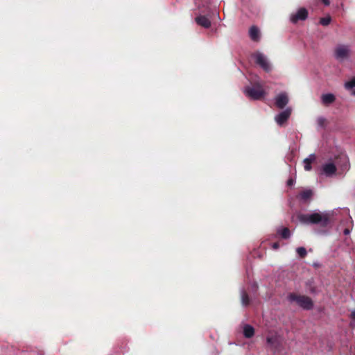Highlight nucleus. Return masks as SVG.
<instances>
[{
  "label": "nucleus",
  "mask_w": 355,
  "mask_h": 355,
  "mask_svg": "<svg viewBox=\"0 0 355 355\" xmlns=\"http://www.w3.org/2000/svg\"><path fill=\"white\" fill-rule=\"evenodd\" d=\"M350 317L352 319L355 320V310L352 311V313L350 314Z\"/></svg>",
  "instance_id": "obj_29"
},
{
  "label": "nucleus",
  "mask_w": 355,
  "mask_h": 355,
  "mask_svg": "<svg viewBox=\"0 0 355 355\" xmlns=\"http://www.w3.org/2000/svg\"><path fill=\"white\" fill-rule=\"evenodd\" d=\"M252 286V288L254 289V290H256L257 288V287H258V286H257V284L256 283H253Z\"/></svg>",
  "instance_id": "obj_30"
},
{
  "label": "nucleus",
  "mask_w": 355,
  "mask_h": 355,
  "mask_svg": "<svg viewBox=\"0 0 355 355\" xmlns=\"http://www.w3.org/2000/svg\"><path fill=\"white\" fill-rule=\"evenodd\" d=\"M343 168L344 170L345 171H348L349 168V164L348 163V162H346L344 165H343Z\"/></svg>",
  "instance_id": "obj_25"
},
{
  "label": "nucleus",
  "mask_w": 355,
  "mask_h": 355,
  "mask_svg": "<svg viewBox=\"0 0 355 355\" xmlns=\"http://www.w3.org/2000/svg\"><path fill=\"white\" fill-rule=\"evenodd\" d=\"M345 211L346 213H348V209H346Z\"/></svg>",
  "instance_id": "obj_32"
},
{
  "label": "nucleus",
  "mask_w": 355,
  "mask_h": 355,
  "mask_svg": "<svg viewBox=\"0 0 355 355\" xmlns=\"http://www.w3.org/2000/svg\"><path fill=\"white\" fill-rule=\"evenodd\" d=\"M330 22H331V17H329L321 18L320 21V23L322 26H327L330 24Z\"/></svg>",
  "instance_id": "obj_20"
},
{
  "label": "nucleus",
  "mask_w": 355,
  "mask_h": 355,
  "mask_svg": "<svg viewBox=\"0 0 355 355\" xmlns=\"http://www.w3.org/2000/svg\"><path fill=\"white\" fill-rule=\"evenodd\" d=\"M279 244L278 243H274L272 245V248L274 249V250H277L279 248Z\"/></svg>",
  "instance_id": "obj_28"
},
{
  "label": "nucleus",
  "mask_w": 355,
  "mask_h": 355,
  "mask_svg": "<svg viewBox=\"0 0 355 355\" xmlns=\"http://www.w3.org/2000/svg\"><path fill=\"white\" fill-rule=\"evenodd\" d=\"M325 123V119L320 116L317 119V124L319 127H324Z\"/></svg>",
  "instance_id": "obj_21"
},
{
  "label": "nucleus",
  "mask_w": 355,
  "mask_h": 355,
  "mask_svg": "<svg viewBox=\"0 0 355 355\" xmlns=\"http://www.w3.org/2000/svg\"><path fill=\"white\" fill-rule=\"evenodd\" d=\"M195 21L196 24L205 28H209L211 26L210 19L205 15H198L196 17Z\"/></svg>",
  "instance_id": "obj_10"
},
{
  "label": "nucleus",
  "mask_w": 355,
  "mask_h": 355,
  "mask_svg": "<svg viewBox=\"0 0 355 355\" xmlns=\"http://www.w3.org/2000/svg\"><path fill=\"white\" fill-rule=\"evenodd\" d=\"M243 334L245 338H250L254 335V327L248 324H245L243 326Z\"/></svg>",
  "instance_id": "obj_12"
},
{
  "label": "nucleus",
  "mask_w": 355,
  "mask_h": 355,
  "mask_svg": "<svg viewBox=\"0 0 355 355\" xmlns=\"http://www.w3.org/2000/svg\"><path fill=\"white\" fill-rule=\"evenodd\" d=\"M295 180L293 178H290L287 181V185L291 187L294 184Z\"/></svg>",
  "instance_id": "obj_24"
},
{
  "label": "nucleus",
  "mask_w": 355,
  "mask_h": 355,
  "mask_svg": "<svg viewBox=\"0 0 355 355\" xmlns=\"http://www.w3.org/2000/svg\"><path fill=\"white\" fill-rule=\"evenodd\" d=\"M336 100V97L333 94H325L322 96V102L324 105H329L334 103Z\"/></svg>",
  "instance_id": "obj_14"
},
{
  "label": "nucleus",
  "mask_w": 355,
  "mask_h": 355,
  "mask_svg": "<svg viewBox=\"0 0 355 355\" xmlns=\"http://www.w3.org/2000/svg\"><path fill=\"white\" fill-rule=\"evenodd\" d=\"M277 233L284 239H288L291 236L290 230L287 227H280L277 230Z\"/></svg>",
  "instance_id": "obj_17"
},
{
  "label": "nucleus",
  "mask_w": 355,
  "mask_h": 355,
  "mask_svg": "<svg viewBox=\"0 0 355 355\" xmlns=\"http://www.w3.org/2000/svg\"><path fill=\"white\" fill-rule=\"evenodd\" d=\"M312 195L313 191L311 189H306L299 194L298 198L300 201L305 202L311 198Z\"/></svg>",
  "instance_id": "obj_13"
},
{
  "label": "nucleus",
  "mask_w": 355,
  "mask_h": 355,
  "mask_svg": "<svg viewBox=\"0 0 355 355\" xmlns=\"http://www.w3.org/2000/svg\"><path fill=\"white\" fill-rule=\"evenodd\" d=\"M267 344L273 349H277L279 345V338L277 335L267 337Z\"/></svg>",
  "instance_id": "obj_11"
},
{
  "label": "nucleus",
  "mask_w": 355,
  "mask_h": 355,
  "mask_svg": "<svg viewBox=\"0 0 355 355\" xmlns=\"http://www.w3.org/2000/svg\"><path fill=\"white\" fill-rule=\"evenodd\" d=\"M323 4L326 6H328L330 5V0H321Z\"/></svg>",
  "instance_id": "obj_26"
},
{
  "label": "nucleus",
  "mask_w": 355,
  "mask_h": 355,
  "mask_svg": "<svg viewBox=\"0 0 355 355\" xmlns=\"http://www.w3.org/2000/svg\"><path fill=\"white\" fill-rule=\"evenodd\" d=\"M300 223L303 224H318L326 227L329 222V214L313 212L311 214H302L297 216Z\"/></svg>",
  "instance_id": "obj_1"
},
{
  "label": "nucleus",
  "mask_w": 355,
  "mask_h": 355,
  "mask_svg": "<svg viewBox=\"0 0 355 355\" xmlns=\"http://www.w3.org/2000/svg\"><path fill=\"white\" fill-rule=\"evenodd\" d=\"M336 166L334 162L329 161L321 166L320 174L326 177H331L336 172Z\"/></svg>",
  "instance_id": "obj_7"
},
{
  "label": "nucleus",
  "mask_w": 355,
  "mask_h": 355,
  "mask_svg": "<svg viewBox=\"0 0 355 355\" xmlns=\"http://www.w3.org/2000/svg\"><path fill=\"white\" fill-rule=\"evenodd\" d=\"M245 95L252 100H259L266 95L262 85L258 83L255 86H248L243 89Z\"/></svg>",
  "instance_id": "obj_3"
},
{
  "label": "nucleus",
  "mask_w": 355,
  "mask_h": 355,
  "mask_svg": "<svg viewBox=\"0 0 355 355\" xmlns=\"http://www.w3.org/2000/svg\"><path fill=\"white\" fill-rule=\"evenodd\" d=\"M308 17V10L304 8H299L296 12L290 15V21L293 24H297L299 21H304Z\"/></svg>",
  "instance_id": "obj_6"
},
{
  "label": "nucleus",
  "mask_w": 355,
  "mask_h": 355,
  "mask_svg": "<svg viewBox=\"0 0 355 355\" xmlns=\"http://www.w3.org/2000/svg\"><path fill=\"white\" fill-rule=\"evenodd\" d=\"M292 109L287 107L275 116V122L280 126L283 125L289 119L291 114Z\"/></svg>",
  "instance_id": "obj_8"
},
{
  "label": "nucleus",
  "mask_w": 355,
  "mask_h": 355,
  "mask_svg": "<svg viewBox=\"0 0 355 355\" xmlns=\"http://www.w3.org/2000/svg\"><path fill=\"white\" fill-rule=\"evenodd\" d=\"M311 162L308 159H304V168L306 171H310L311 169Z\"/></svg>",
  "instance_id": "obj_22"
},
{
  "label": "nucleus",
  "mask_w": 355,
  "mask_h": 355,
  "mask_svg": "<svg viewBox=\"0 0 355 355\" xmlns=\"http://www.w3.org/2000/svg\"><path fill=\"white\" fill-rule=\"evenodd\" d=\"M287 299L291 303L295 302L299 306L306 310H310L313 306L311 299L305 295L290 293L288 295Z\"/></svg>",
  "instance_id": "obj_2"
},
{
  "label": "nucleus",
  "mask_w": 355,
  "mask_h": 355,
  "mask_svg": "<svg viewBox=\"0 0 355 355\" xmlns=\"http://www.w3.org/2000/svg\"><path fill=\"white\" fill-rule=\"evenodd\" d=\"M254 62L266 72H270L272 69V65L268 57L260 51L254 53L252 55Z\"/></svg>",
  "instance_id": "obj_5"
},
{
  "label": "nucleus",
  "mask_w": 355,
  "mask_h": 355,
  "mask_svg": "<svg viewBox=\"0 0 355 355\" xmlns=\"http://www.w3.org/2000/svg\"><path fill=\"white\" fill-rule=\"evenodd\" d=\"M344 87L347 91H352L355 89V76L351 77L344 83Z\"/></svg>",
  "instance_id": "obj_16"
},
{
  "label": "nucleus",
  "mask_w": 355,
  "mask_h": 355,
  "mask_svg": "<svg viewBox=\"0 0 355 355\" xmlns=\"http://www.w3.org/2000/svg\"><path fill=\"white\" fill-rule=\"evenodd\" d=\"M315 156L314 154H311L309 155V157L307 158H306L305 159H308L309 161V162H312L315 160Z\"/></svg>",
  "instance_id": "obj_23"
},
{
  "label": "nucleus",
  "mask_w": 355,
  "mask_h": 355,
  "mask_svg": "<svg viewBox=\"0 0 355 355\" xmlns=\"http://www.w3.org/2000/svg\"><path fill=\"white\" fill-rule=\"evenodd\" d=\"M289 101L288 96L286 92H281L275 98V103L279 108H284Z\"/></svg>",
  "instance_id": "obj_9"
},
{
  "label": "nucleus",
  "mask_w": 355,
  "mask_h": 355,
  "mask_svg": "<svg viewBox=\"0 0 355 355\" xmlns=\"http://www.w3.org/2000/svg\"><path fill=\"white\" fill-rule=\"evenodd\" d=\"M351 95L355 96V88L351 91Z\"/></svg>",
  "instance_id": "obj_31"
},
{
  "label": "nucleus",
  "mask_w": 355,
  "mask_h": 355,
  "mask_svg": "<svg viewBox=\"0 0 355 355\" xmlns=\"http://www.w3.org/2000/svg\"><path fill=\"white\" fill-rule=\"evenodd\" d=\"M351 230L349 228H345L343 231L344 234L348 235L350 233Z\"/></svg>",
  "instance_id": "obj_27"
},
{
  "label": "nucleus",
  "mask_w": 355,
  "mask_h": 355,
  "mask_svg": "<svg viewBox=\"0 0 355 355\" xmlns=\"http://www.w3.org/2000/svg\"><path fill=\"white\" fill-rule=\"evenodd\" d=\"M241 299L243 306H246L250 304L249 297L243 288L241 290Z\"/></svg>",
  "instance_id": "obj_18"
},
{
  "label": "nucleus",
  "mask_w": 355,
  "mask_h": 355,
  "mask_svg": "<svg viewBox=\"0 0 355 355\" xmlns=\"http://www.w3.org/2000/svg\"><path fill=\"white\" fill-rule=\"evenodd\" d=\"M249 34H250V38L253 41H257L259 39L260 32H259V28L256 26H252L250 28Z\"/></svg>",
  "instance_id": "obj_15"
},
{
  "label": "nucleus",
  "mask_w": 355,
  "mask_h": 355,
  "mask_svg": "<svg viewBox=\"0 0 355 355\" xmlns=\"http://www.w3.org/2000/svg\"><path fill=\"white\" fill-rule=\"evenodd\" d=\"M334 56L340 62L348 60L351 57L350 46L347 44H338L334 49Z\"/></svg>",
  "instance_id": "obj_4"
},
{
  "label": "nucleus",
  "mask_w": 355,
  "mask_h": 355,
  "mask_svg": "<svg viewBox=\"0 0 355 355\" xmlns=\"http://www.w3.org/2000/svg\"><path fill=\"white\" fill-rule=\"evenodd\" d=\"M296 252L300 257H304L307 253L306 250L304 247L297 248Z\"/></svg>",
  "instance_id": "obj_19"
}]
</instances>
